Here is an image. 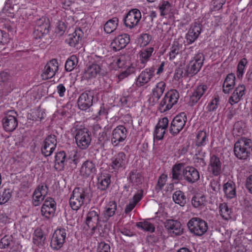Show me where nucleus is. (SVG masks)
I'll use <instances>...</instances> for the list:
<instances>
[{"label": "nucleus", "instance_id": "c85d7f7f", "mask_svg": "<svg viewBox=\"0 0 252 252\" xmlns=\"http://www.w3.org/2000/svg\"><path fill=\"white\" fill-rule=\"evenodd\" d=\"M127 180L131 186L136 187L142 184L143 177L137 169H133L130 171Z\"/></svg>", "mask_w": 252, "mask_h": 252}, {"label": "nucleus", "instance_id": "ea45409f", "mask_svg": "<svg viewBox=\"0 0 252 252\" xmlns=\"http://www.w3.org/2000/svg\"><path fill=\"white\" fill-rule=\"evenodd\" d=\"M45 237L41 229H36L33 235V243L38 247H42L45 243Z\"/></svg>", "mask_w": 252, "mask_h": 252}, {"label": "nucleus", "instance_id": "423d86ee", "mask_svg": "<svg viewBox=\"0 0 252 252\" xmlns=\"http://www.w3.org/2000/svg\"><path fill=\"white\" fill-rule=\"evenodd\" d=\"M4 114L5 116L2 120L3 128L6 131H13L18 126V114L14 110L7 111Z\"/></svg>", "mask_w": 252, "mask_h": 252}, {"label": "nucleus", "instance_id": "b1692460", "mask_svg": "<svg viewBox=\"0 0 252 252\" xmlns=\"http://www.w3.org/2000/svg\"><path fill=\"white\" fill-rule=\"evenodd\" d=\"M117 203L115 201H110L105 207L102 213V222H106L115 214L117 210Z\"/></svg>", "mask_w": 252, "mask_h": 252}, {"label": "nucleus", "instance_id": "f03ea898", "mask_svg": "<svg viewBox=\"0 0 252 252\" xmlns=\"http://www.w3.org/2000/svg\"><path fill=\"white\" fill-rule=\"evenodd\" d=\"M252 148V140L250 139L242 137L234 144V155L239 159H246L250 156Z\"/></svg>", "mask_w": 252, "mask_h": 252}, {"label": "nucleus", "instance_id": "bb28decb", "mask_svg": "<svg viewBox=\"0 0 252 252\" xmlns=\"http://www.w3.org/2000/svg\"><path fill=\"white\" fill-rule=\"evenodd\" d=\"M206 85L202 84L198 86L190 96L189 102L191 105L196 103L208 90Z\"/></svg>", "mask_w": 252, "mask_h": 252}, {"label": "nucleus", "instance_id": "49530a36", "mask_svg": "<svg viewBox=\"0 0 252 252\" xmlns=\"http://www.w3.org/2000/svg\"><path fill=\"white\" fill-rule=\"evenodd\" d=\"M182 45L180 44L178 41H174L173 43L169 53L170 59H174L176 55H178L182 49Z\"/></svg>", "mask_w": 252, "mask_h": 252}, {"label": "nucleus", "instance_id": "e2e57ef3", "mask_svg": "<svg viewBox=\"0 0 252 252\" xmlns=\"http://www.w3.org/2000/svg\"><path fill=\"white\" fill-rule=\"evenodd\" d=\"M165 131L166 130L156 126L154 134V138H156L158 140H161L163 138Z\"/></svg>", "mask_w": 252, "mask_h": 252}, {"label": "nucleus", "instance_id": "79ce46f5", "mask_svg": "<svg viewBox=\"0 0 252 252\" xmlns=\"http://www.w3.org/2000/svg\"><path fill=\"white\" fill-rule=\"evenodd\" d=\"M220 105V98L218 96H215L206 106V113L212 115L213 113L216 114L215 112Z\"/></svg>", "mask_w": 252, "mask_h": 252}, {"label": "nucleus", "instance_id": "2eb2a0df", "mask_svg": "<svg viewBox=\"0 0 252 252\" xmlns=\"http://www.w3.org/2000/svg\"><path fill=\"white\" fill-rule=\"evenodd\" d=\"M57 145V137L55 135H49L43 141L41 148L42 154L45 157L51 155L56 149Z\"/></svg>", "mask_w": 252, "mask_h": 252}, {"label": "nucleus", "instance_id": "864d4df0", "mask_svg": "<svg viewBox=\"0 0 252 252\" xmlns=\"http://www.w3.org/2000/svg\"><path fill=\"white\" fill-rule=\"evenodd\" d=\"M225 2L226 0H212L210 4V10L211 11L219 10L222 7Z\"/></svg>", "mask_w": 252, "mask_h": 252}, {"label": "nucleus", "instance_id": "7ed1b4c3", "mask_svg": "<svg viewBox=\"0 0 252 252\" xmlns=\"http://www.w3.org/2000/svg\"><path fill=\"white\" fill-rule=\"evenodd\" d=\"M189 232L196 236H202L207 231V222L200 218L193 217L187 223Z\"/></svg>", "mask_w": 252, "mask_h": 252}, {"label": "nucleus", "instance_id": "c9c22d12", "mask_svg": "<svg viewBox=\"0 0 252 252\" xmlns=\"http://www.w3.org/2000/svg\"><path fill=\"white\" fill-rule=\"evenodd\" d=\"M223 191L227 198L232 199L235 197L236 196L235 184L231 181L227 182L223 185Z\"/></svg>", "mask_w": 252, "mask_h": 252}, {"label": "nucleus", "instance_id": "69168bd1", "mask_svg": "<svg viewBox=\"0 0 252 252\" xmlns=\"http://www.w3.org/2000/svg\"><path fill=\"white\" fill-rule=\"evenodd\" d=\"M97 252H111L110 246L109 244L102 242L97 246Z\"/></svg>", "mask_w": 252, "mask_h": 252}, {"label": "nucleus", "instance_id": "680f3d73", "mask_svg": "<svg viewBox=\"0 0 252 252\" xmlns=\"http://www.w3.org/2000/svg\"><path fill=\"white\" fill-rule=\"evenodd\" d=\"M45 197V196L34 190L33 193V204L35 206L39 205L40 202L42 201Z\"/></svg>", "mask_w": 252, "mask_h": 252}, {"label": "nucleus", "instance_id": "6e6552de", "mask_svg": "<svg viewBox=\"0 0 252 252\" xmlns=\"http://www.w3.org/2000/svg\"><path fill=\"white\" fill-rule=\"evenodd\" d=\"M49 21L45 17H42L35 21V29L33 36L35 39H40L49 31Z\"/></svg>", "mask_w": 252, "mask_h": 252}, {"label": "nucleus", "instance_id": "4d7b16f0", "mask_svg": "<svg viewBox=\"0 0 252 252\" xmlns=\"http://www.w3.org/2000/svg\"><path fill=\"white\" fill-rule=\"evenodd\" d=\"M152 39V36L148 33H142L139 38V42L141 46H145L148 45Z\"/></svg>", "mask_w": 252, "mask_h": 252}, {"label": "nucleus", "instance_id": "a18cd8bd", "mask_svg": "<svg viewBox=\"0 0 252 252\" xmlns=\"http://www.w3.org/2000/svg\"><path fill=\"white\" fill-rule=\"evenodd\" d=\"M136 226L138 228L150 232H154L155 230L154 225L147 221L138 222L136 223Z\"/></svg>", "mask_w": 252, "mask_h": 252}, {"label": "nucleus", "instance_id": "4c0bfd02", "mask_svg": "<svg viewBox=\"0 0 252 252\" xmlns=\"http://www.w3.org/2000/svg\"><path fill=\"white\" fill-rule=\"evenodd\" d=\"M0 86L4 89H8L11 87V76L6 71L0 73Z\"/></svg>", "mask_w": 252, "mask_h": 252}, {"label": "nucleus", "instance_id": "f8f14e48", "mask_svg": "<svg viewBox=\"0 0 252 252\" xmlns=\"http://www.w3.org/2000/svg\"><path fill=\"white\" fill-rule=\"evenodd\" d=\"M127 131L126 128L120 125L115 127L112 132L111 143L114 147L118 146L126 138Z\"/></svg>", "mask_w": 252, "mask_h": 252}, {"label": "nucleus", "instance_id": "4be33fe9", "mask_svg": "<svg viewBox=\"0 0 252 252\" xmlns=\"http://www.w3.org/2000/svg\"><path fill=\"white\" fill-rule=\"evenodd\" d=\"M80 172L84 177H93L96 172L95 163L91 160H87L83 163Z\"/></svg>", "mask_w": 252, "mask_h": 252}, {"label": "nucleus", "instance_id": "473e14b6", "mask_svg": "<svg viewBox=\"0 0 252 252\" xmlns=\"http://www.w3.org/2000/svg\"><path fill=\"white\" fill-rule=\"evenodd\" d=\"M194 144L197 147H202L205 146L208 142V134L204 130H199L197 132L194 139Z\"/></svg>", "mask_w": 252, "mask_h": 252}, {"label": "nucleus", "instance_id": "5fc2aeb1", "mask_svg": "<svg viewBox=\"0 0 252 252\" xmlns=\"http://www.w3.org/2000/svg\"><path fill=\"white\" fill-rule=\"evenodd\" d=\"M153 51L154 48L153 47H149L141 51L140 55L141 59V63H144L148 60V59L151 56Z\"/></svg>", "mask_w": 252, "mask_h": 252}, {"label": "nucleus", "instance_id": "bf43d9fd", "mask_svg": "<svg viewBox=\"0 0 252 252\" xmlns=\"http://www.w3.org/2000/svg\"><path fill=\"white\" fill-rule=\"evenodd\" d=\"M157 17V13L155 11H152L149 14L144 18V21L147 22L148 25L146 26L147 30L150 29L153 26V19Z\"/></svg>", "mask_w": 252, "mask_h": 252}, {"label": "nucleus", "instance_id": "338daca9", "mask_svg": "<svg viewBox=\"0 0 252 252\" xmlns=\"http://www.w3.org/2000/svg\"><path fill=\"white\" fill-rule=\"evenodd\" d=\"M35 190L37 192H39V193H41V194L45 196L48 193V188L46 184H41Z\"/></svg>", "mask_w": 252, "mask_h": 252}, {"label": "nucleus", "instance_id": "72a5a7b5", "mask_svg": "<svg viewBox=\"0 0 252 252\" xmlns=\"http://www.w3.org/2000/svg\"><path fill=\"white\" fill-rule=\"evenodd\" d=\"M58 66L55 64H46L44 67V70L41 74L43 80H47L53 77L58 70Z\"/></svg>", "mask_w": 252, "mask_h": 252}, {"label": "nucleus", "instance_id": "4468645a", "mask_svg": "<svg viewBox=\"0 0 252 252\" xmlns=\"http://www.w3.org/2000/svg\"><path fill=\"white\" fill-rule=\"evenodd\" d=\"M164 225L168 232L171 235L180 236L184 232V228L181 222L178 220H167L164 222Z\"/></svg>", "mask_w": 252, "mask_h": 252}, {"label": "nucleus", "instance_id": "393cba45", "mask_svg": "<svg viewBox=\"0 0 252 252\" xmlns=\"http://www.w3.org/2000/svg\"><path fill=\"white\" fill-rule=\"evenodd\" d=\"M84 33L82 30L80 28H77L71 34L69 35L68 40V44L70 46L75 47L78 49L81 44L82 38Z\"/></svg>", "mask_w": 252, "mask_h": 252}, {"label": "nucleus", "instance_id": "f3484780", "mask_svg": "<svg viewBox=\"0 0 252 252\" xmlns=\"http://www.w3.org/2000/svg\"><path fill=\"white\" fill-rule=\"evenodd\" d=\"M182 175L184 179L189 184L196 183L200 178L198 171L191 166L185 167L182 170Z\"/></svg>", "mask_w": 252, "mask_h": 252}, {"label": "nucleus", "instance_id": "a19ab883", "mask_svg": "<svg viewBox=\"0 0 252 252\" xmlns=\"http://www.w3.org/2000/svg\"><path fill=\"white\" fill-rule=\"evenodd\" d=\"M135 71V68L132 66V64L128 65H126L121 67L120 71V74L118 75V78L119 80H122L127 77L128 76L134 73Z\"/></svg>", "mask_w": 252, "mask_h": 252}, {"label": "nucleus", "instance_id": "a211bd4d", "mask_svg": "<svg viewBox=\"0 0 252 252\" xmlns=\"http://www.w3.org/2000/svg\"><path fill=\"white\" fill-rule=\"evenodd\" d=\"M94 96L91 91H86L81 94L78 99V106L82 110H86L93 105Z\"/></svg>", "mask_w": 252, "mask_h": 252}, {"label": "nucleus", "instance_id": "37998d69", "mask_svg": "<svg viewBox=\"0 0 252 252\" xmlns=\"http://www.w3.org/2000/svg\"><path fill=\"white\" fill-rule=\"evenodd\" d=\"M173 200L176 204L184 206L186 203V197L185 193L181 190L175 191L172 196Z\"/></svg>", "mask_w": 252, "mask_h": 252}, {"label": "nucleus", "instance_id": "a878e982", "mask_svg": "<svg viewBox=\"0 0 252 252\" xmlns=\"http://www.w3.org/2000/svg\"><path fill=\"white\" fill-rule=\"evenodd\" d=\"M126 156L124 152H121L111 158V166L115 170L123 167L126 164Z\"/></svg>", "mask_w": 252, "mask_h": 252}, {"label": "nucleus", "instance_id": "0eeeda50", "mask_svg": "<svg viewBox=\"0 0 252 252\" xmlns=\"http://www.w3.org/2000/svg\"><path fill=\"white\" fill-rule=\"evenodd\" d=\"M66 230L64 228L57 229L52 235L50 241V246L54 250L61 249L65 242Z\"/></svg>", "mask_w": 252, "mask_h": 252}, {"label": "nucleus", "instance_id": "603ef678", "mask_svg": "<svg viewBox=\"0 0 252 252\" xmlns=\"http://www.w3.org/2000/svg\"><path fill=\"white\" fill-rule=\"evenodd\" d=\"M167 179V176L166 174H162L158 179L157 185L155 187V190L158 192L162 189L166 184Z\"/></svg>", "mask_w": 252, "mask_h": 252}, {"label": "nucleus", "instance_id": "de8ad7c7", "mask_svg": "<svg viewBox=\"0 0 252 252\" xmlns=\"http://www.w3.org/2000/svg\"><path fill=\"white\" fill-rule=\"evenodd\" d=\"M44 113L39 109L33 110L32 112L28 115V119L32 121H41L44 118Z\"/></svg>", "mask_w": 252, "mask_h": 252}, {"label": "nucleus", "instance_id": "f704fd0d", "mask_svg": "<svg viewBox=\"0 0 252 252\" xmlns=\"http://www.w3.org/2000/svg\"><path fill=\"white\" fill-rule=\"evenodd\" d=\"M100 70L98 64H87L84 73L88 78H94L99 72Z\"/></svg>", "mask_w": 252, "mask_h": 252}, {"label": "nucleus", "instance_id": "052dcab7", "mask_svg": "<svg viewBox=\"0 0 252 252\" xmlns=\"http://www.w3.org/2000/svg\"><path fill=\"white\" fill-rule=\"evenodd\" d=\"M170 3L167 1H163L161 5L159 6L160 15L164 16L166 15L170 9Z\"/></svg>", "mask_w": 252, "mask_h": 252}, {"label": "nucleus", "instance_id": "aec40b11", "mask_svg": "<svg viewBox=\"0 0 252 252\" xmlns=\"http://www.w3.org/2000/svg\"><path fill=\"white\" fill-rule=\"evenodd\" d=\"M166 86L163 81H160L157 84L156 87L153 89L151 96L149 98L148 102L150 105L153 106L158 101L162 95Z\"/></svg>", "mask_w": 252, "mask_h": 252}, {"label": "nucleus", "instance_id": "dca6fc26", "mask_svg": "<svg viewBox=\"0 0 252 252\" xmlns=\"http://www.w3.org/2000/svg\"><path fill=\"white\" fill-rule=\"evenodd\" d=\"M99 215L100 211L97 208L91 210L87 214L86 224L93 231L95 230L98 223L102 221L101 217Z\"/></svg>", "mask_w": 252, "mask_h": 252}, {"label": "nucleus", "instance_id": "774afa93", "mask_svg": "<svg viewBox=\"0 0 252 252\" xmlns=\"http://www.w3.org/2000/svg\"><path fill=\"white\" fill-rule=\"evenodd\" d=\"M168 118L164 117L159 121L156 126L159 127V128L166 130L168 125Z\"/></svg>", "mask_w": 252, "mask_h": 252}, {"label": "nucleus", "instance_id": "7c9ffc66", "mask_svg": "<svg viewBox=\"0 0 252 252\" xmlns=\"http://www.w3.org/2000/svg\"><path fill=\"white\" fill-rule=\"evenodd\" d=\"M66 154L64 151L57 153L55 157V169L57 171L63 170L65 165Z\"/></svg>", "mask_w": 252, "mask_h": 252}, {"label": "nucleus", "instance_id": "20e7f679", "mask_svg": "<svg viewBox=\"0 0 252 252\" xmlns=\"http://www.w3.org/2000/svg\"><path fill=\"white\" fill-rule=\"evenodd\" d=\"M179 98V93L176 90L168 91L160 102L158 109L161 113L169 110L177 103Z\"/></svg>", "mask_w": 252, "mask_h": 252}, {"label": "nucleus", "instance_id": "5701e85b", "mask_svg": "<svg viewBox=\"0 0 252 252\" xmlns=\"http://www.w3.org/2000/svg\"><path fill=\"white\" fill-rule=\"evenodd\" d=\"M130 38L126 33L118 35L112 41L111 46L115 51H119L125 48L129 42Z\"/></svg>", "mask_w": 252, "mask_h": 252}, {"label": "nucleus", "instance_id": "9d476101", "mask_svg": "<svg viewBox=\"0 0 252 252\" xmlns=\"http://www.w3.org/2000/svg\"><path fill=\"white\" fill-rule=\"evenodd\" d=\"M57 204L55 200L51 197L46 198L41 208L42 216L47 220L52 219L55 216Z\"/></svg>", "mask_w": 252, "mask_h": 252}, {"label": "nucleus", "instance_id": "1a4fd4ad", "mask_svg": "<svg viewBox=\"0 0 252 252\" xmlns=\"http://www.w3.org/2000/svg\"><path fill=\"white\" fill-rule=\"evenodd\" d=\"M187 117L184 112H182L174 117L172 121L169 132L173 136L177 135L184 128L187 122Z\"/></svg>", "mask_w": 252, "mask_h": 252}, {"label": "nucleus", "instance_id": "9b49d317", "mask_svg": "<svg viewBox=\"0 0 252 252\" xmlns=\"http://www.w3.org/2000/svg\"><path fill=\"white\" fill-rule=\"evenodd\" d=\"M141 19L140 11L136 8L129 10L124 19V23L126 27L130 29L136 27Z\"/></svg>", "mask_w": 252, "mask_h": 252}, {"label": "nucleus", "instance_id": "6e6d98bb", "mask_svg": "<svg viewBox=\"0 0 252 252\" xmlns=\"http://www.w3.org/2000/svg\"><path fill=\"white\" fill-rule=\"evenodd\" d=\"M12 242V237L11 235H5L0 241V249H6L10 247Z\"/></svg>", "mask_w": 252, "mask_h": 252}, {"label": "nucleus", "instance_id": "09e8293b", "mask_svg": "<svg viewBox=\"0 0 252 252\" xmlns=\"http://www.w3.org/2000/svg\"><path fill=\"white\" fill-rule=\"evenodd\" d=\"M186 65H189V64H180L179 67L176 70L175 74L176 79H179L180 78L188 76Z\"/></svg>", "mask_w": 252, "mask_h": 252}, {"label": "nucleus", "instance_id": "39448f33", "mask_svg": "<svg viewBox=\"0 0 252 252\" xmlns=\"http://www.w3.org/2000/svg\"><path fill=\"white\" fill-rule=\"evenodd\" d=\"M75 131V142L81 149H87L91 144V137L88 129L85 127H74Z\"/></svg>", "mask_w": 252, "mask_h": 252}, {"label": "nucleus", "instance_id": "58836bf2", "mask_svg": "<svg viewBox=\"0 0 252 252\" xmlns=\"http://www.w3.org/2000/svg\"><path fill=\"white\" fill-rule=\"evenodd\" d=\"M119 19L117 17H113L107 21L104 25V32L107 33L113 32L117 28Z\"/></svg>", "mask_w": 252, "mask_h": 252}, {"label": "nucleus", "instance_id": "0e129e2a", "mask_svg": "<svg viewBox=\"0 0 252 252\" xmlns=\"http://www.w3.org/2000/svg\"><path fill=\"white\" fill-rule=\"evenodd\" d=\"M66 29V26L64 22L59 21L56 29V32L62 35L63 34Z\"/></svg>", "mask_w": 252, "mask_h": 252}, {"label": "nucleus", "instance_id": "2f4dec72", "mask_svg": "<svg viewBox=\"0 0 252 252\" xmlns=\"http://www.w3.org/2000/svg\"><path fill=\"white\" fill-rule=\"evenodd\" d=\"M111 176L108 174H102L97 178V187L100 190H105L111 183Z\"/></svg>", "mask_w": 252, "mask_h": 252}, {"label": "nucleus", "instance_id": "c03bdc74", "mask_svg": "<svg viewBox=\"0 0 252 252\" xmlns=\"http://www.w3.org/2000/svg\"><path fill=\"white\" fill-rule=\"evenodd\" d=\"M206 197L204 195H196L191 199V204L194 208H202L206 205Z\"/></svg>", "mask_w": 252, "mask_h": 252}, {"label": "nucleus", "instance_id": "3c124183", "mask_svg": "<svg viewBox=\"0 0 252 252\" xmlns=\"http://www.w3.org/2000/svg\"><path fill=\"white\" fill-rule=\"evenodd\" d=\"M202 64H189L186 65L188 76L196 74L200 69Z\"/></svg>", "mask_w": 252, "mask_h": 252}, {"label": "nucleus", "instance_id": "6ab92c4d", "mask_svg": "<svg viewBox=\"0 0 252 252\" xmlns=\"http://www.w3.org/2000/svg\"><path fill=\"white\" fill-rule=\"evenodd\" d=\"M201 28L202 25L197 22L191 25L185 37L188 45L192 44L198 38L201 32Z\"/></svg>", "mask_w": 252, "mask_h": 252}, {"label": "nucleus", "instance_id": "13d9d810", "mask_svg": "<svg viewBox=\"0 0 252 252\" xmlns=\"http://www.w3.org/2000/svg\"><path fill=\"white\" fill-rule=\"evenodd\" d=\"M11 196V191L9 189H4L1 194H0V204H4L7 202Z\"/></svg>", "mask_w": 252, "mask_h": 252}, {"label": "nucleus", "instance_id": "f257e3e1", "mask_svg": "<svg viewBox=\"0 0 252 252\" xmlns=\"http://www.w3.org/2000/svg\"><path fill=\"white\" fill-rule=\"evenodd\" d=\"M90 200V193L87 189L75 188L70 195L69 205L71 209L78 211L85 206Z\"/></svg>", "mask_w": 252, "mask_h": 252}, {"label": "nucleus", "instance_id": "412c9836", "mask_svg": "<svg viewBox=\"0 0 252 252\" xmlns=\"http://www.w3.org/2000/svg\"><path fill=\"white\" fill-rule=\"evenodd\" d=\"M155 69L154 67L147 68L142 71L137 78L136 85L142 87L151 81L155 74Z\"/></svg>", "mask_w": 252, "mask_h": 252}, {"label": "nucleus", "instance_id": "e433bc0d", "mask_svg": "<svg viewBox=\"0 0 252 252\" xmlns=\"http://www.w3.org/2000/svg\"><path fill=\"white\" fill-rule=\"evenodd\" d=\"M235 77L232 74H229L226 77L223 84V92L225 94H228L229 91L233 88L235 85Z\"/></svg>", "mask_w": 252, "mask_h": 252}, {"label": "nucleus", "instance_id": "8fccbe9b", "mask_svg": "<svg viewBox=\"0 0 252 252\" xmlns=\"http://www.w3.org/2000/svg\"><path fill=\"white\" fill-rule=\"evenodd\" d=\"M220 214L224 220H228L230 218L231 211L226 203H221L219 206Z\"/></svg>", "mask_w": 252, "mask_h": 252}, {"label": "nucleus", "instance_id": "cd10ccee", "mask_svg": "<svg viewBox=\"0 0 252 252\" xmlns=\"http://www.w3.org/2000/svg\"><path fill=\"white\" fill-rule=\"evenodd\" d=\"M245 86L243 85H239L236 87L229 98V103L231 105L238 103L245 94Z\"/></svg>", "mask_w": 252, "mask_h": 252}, {"label": "nucleus", "instance_id": "ddd939ff", "mask_svg": "<svg viewBox=\"0 0 252 252\" xmlns=\"http://www.w3.org/2000/svg\"><path fill=\"white\" fill-rule=\"evenodd\" d=\"M222 162L220 157L215 154H211L208 163V171L214 176H218L221 173Z\"/></svg>", "mask_w": 252, "mask_h": 252}, {"label": "nucleus", "instance_id": "c756f323", "mask_svg": "<svg viewBox=\"0 0 252 252\" xmlns=\"http://www.w3.org/2000/svg\"><path fill=\"white\" fill-rule=\"evenodd\" d=\"M184 163H178L175 164L172 168L171 175L173 181L175 183H178L182 179V170L185 168Z\"/></svg>", "mask_w": 252, "mask_h": 252}]
</instances>
